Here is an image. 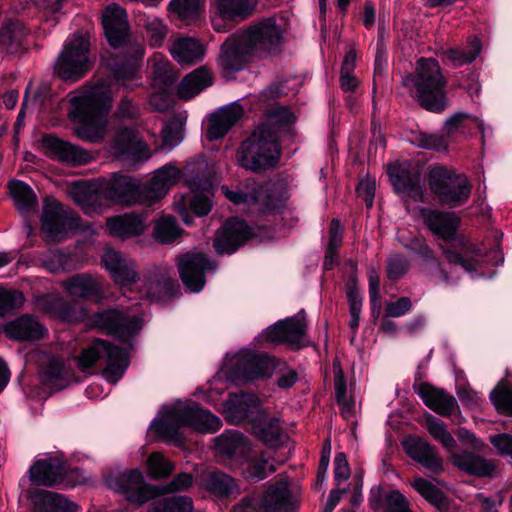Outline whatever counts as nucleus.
<instances>
[{
  "label": "nucleus",
  "instance_id": "f257e3e1",
  "mask_svg": "<svg viewBox=\"0 0 512 512\" xmlns=\"http://www.w3.org/2000/svg\"><path fill=\"white\" fill-rule=\"evenodd\" d=\"M69 117L75 134L89 142L100 141L107 127V113L112 105V93L105 82L83 87L69 94Z\"/></svg>",
  "mask_w": 512,
  "mask_h": 512
},
{
  "label": "nucleus",
  "instance_id": "f03ea898",
  "mask_svg": "<svg viewBox=\"0 0 512 512\" xmlns=\"http://www.w3.org/2000/svg\"><path fill=\"white\" fill-rule=\"evenodd\" d=\"M221 420L198 405H189L182 401L164 406L160 414L150 424V431L164 441L182 443L180 429L186 426L213 433L221 428Z\"/></svg>",
  "mask_w": 512,
  "mask_h": 512
},
{
  "label": "nucleus",
  "instance_id": "7ed1b4c3",
  "mask_svg": "<svg viewBox=\"0 0 512 512\" xmlns=\"http://www.w3.org/2000/svg\"><path fill=\"white\" fill-rule=\"evenodd\" d=\"M403 85L413 93L419 104L426 110L439 113L447 107L446 79L436 60H418L415 74L404 77Z\"/></svg>",
  "mask_w": 512,
  "mask_h": 512
},
{
  "label": "nucleus",
  "instance_id": "20e7f679",
  "mask_svg": "<svg viewBox=\"0 0 512 512\" xmlns=\"http://www.w3.org/2000/svg\"><path fill=\"white\" fill-rule=\"evenodd\" d=\"M102 263L116 284L130 291L137 289L142 299L158 301L162 298V289L172 288V282L167 280L138 279L134 261L115 249L108 248L104 252Z\"/></svg>",
  "mask_w": 512,
  "mask_h": 512
},
{
  "label": "nucleus",
  "instance_id": "39448f33",
  "mask_svg": "<svg viewBox=\"0 0 512 512\" xmlns=\"http://www.w3.org/2000/svg\"><path fill=\"white\" fill-rule=\"evenodd\" d=\"M280 157L278 136L269 126H258L240 149V165L251 171H259L273 166Z\"/></svg>",
  "mask_w": 512,
  "mask_h": 512
},
{
  "label": "nucleus",
  "instance_id": "423d86ee",
  "mask_svg": "<svg viewBox=\"0 0 512 512\" xmlns=\"http://www.w3.org/2000/svg\"><path fill=\"white\" fill-rule=\"evenodd\" d=\"M82 371L89 372L97 362L106 361V368L103 371L105 379L115 384L124 375L129 366V354L127 349L118 346H110L104 340H95L85 348L76 359Z\"/></svg>",
  "mask_w": 512,
  "mask_h": 512
},
{
  "label": "nucleus",
  "instance_id": "0eeeda50",
  "mask_svg": "<svg viewBox=\"0 0 512 512\" xmlns=\"http://www.w3.org/2000/svg\"><path fill=\"white\" fill-rule=\"evenodd\" d=\"M90 43L86 34L77 33L67 38L55 65L57 75L69 81L81 78L90 68Z\"/></svg>",
  "mask_w": 512,
  "mask_h": 512
},
{
  "label": "nucleus",
  "instance_id": "6e6552de",
  "mask_svg": "<svg viewBox=\"0 0 512 512\" xmlns=\"http://www.w3.org/2000/svg\"><path fill=\"white\" fill-rule=\"evenodd\" d=\"M90 43L86 34L77 33L67 38L55 65L57 75L69 81L81 78L90 68Z\"/></svg>",
  "mask_w": 512,
  "mask_h": 512
},
{
  "label": "nucleus",
  "instance_id": "1a4fd4ad",
  "mask_svg": "<svg viewBox=\"0 0 512 512\" xmlns=\"http://www.w3.org/2000/svg\"><path fill=\"white\" fill-rule=\"evenodd\" d=\"M429 185L443 205L457 207L464 204L471 193L467 177L444 166H437L429 173Z\"/></svg>",
  "mask_w": 512,
  "mask_h": 512
},
{
  "label": "nucleus",
  "instance_id": "9d476101",
  "mask_svg": "<svg viewBox=\"0 0 512 512\" xmlns=\"http://www.w3.org/2000/svg\"><path fill=\"white\" fill-rule=\"evenodd\" d=\"M105 485L123 495L129 502L142 505L158 494L157 488L146 483L141 470L110 472L104 477Z\"/></svg>",
  "mask_w": 512,
  "mask_h": 512
},
{
  "label": "nucleus",
  "instance_id": "9b49d317",
  "mask_svg": "<svg viewBox=\"0 0 512 512\" xmlns=\"http://www.w3.org/2000/svg\"><path fill=\"white\" fill-rule=\"evenodd\" d=\"M277 359L266 354L242 350L234 357L235 371H220L215 381L222 376L232 380L255 381L273 376Z\"/></svg>",
  "mask_w": 512,
  "mask_h": 512
},
{
  "label": "nucleus",
  "instance_id": "f8f14e48",
  "mask_svg": "<svg viewBox=\"0 0 512 512\" xmlns=\"http://www.w3.org/2000/svg\"><path fill=\"white\" fill-rule=\"evenodd\" d=\"M239 33L254 56L266 57L279 50L284 30L274 18H267Z\"/></svg>",
  "mask_w": 512,
  "mask_h": 512
},
{
  "label": "nucleus",
  "instance_id": "ddd939ff",
  "mask_svg": "<svg viewBox=\"0 0 512 512\" xmlns=\"http://www.w3.org/2000/svg\"><path fill=\"white\" fill-rule=\"evenodd\" d=\"M41 220L42 233L49 241H62L68 231L82 228L80 218L53 198H46Z\"/></svg>",
  "mask_w": 512,
  "mask_h": 512
},
{
  "label": "nucleus",
  "instance_id": "4468645a",
  "mask_svg": "<svg viewBox=\"0 0 512 512\" xmlns=\"http://www.w3.org/2000/svg\"><path fill=\"white\" fill-rule=\"evenodd\" d=\"M306 319L304 310L295 316L280 320L267 327L257 338L259 341H267L273 344H288L299 348L308 345L306 340Z\"/></svg>",
  "mask_w": 512,
  "mask_h": 512
},
{
  "label": "nucleus",
  "instance_id": "2eb2a0df",
  "mask_svg": "<svg viewBox=\"0 0 512 512\" xmlns=\"http://www.w3.org/2000/svg\"><path fill=\"white\" fill-rule=\"evenodd\" d=\"M142 323L143 318L138 313H119L114 309L96 313L90 321L92 327L116 334L124 342L141 329Z\"/></svg>",
  "mask_w": 512,
  "mask_h": 512
},
{
  "label": "nucleus",
  "instance_id": "dca6fc26",
  "mask_svg": "<svg viewBox=\"0 0 512 512\" xmlns=\"http://www.w3.org/2000/svg\"><path fill=\"white\" fill-rule=\"evenodd\" d=\"M388 175L396 192L402 197L423 201L424 190L420 184L421 172L415 163L408 160L388 165Z\"/></svg>",
  "mask_w": 512,
  "mask_h": 512
},
{
  "label": "nucleus",
  "instance_id": "f3484780",
  "mask_svg": "<svg viewBox=\"0 0 512 512\" xmlns=\"http://www.w3.org/2000/svg\"><path fill=\"white\" fill-rule=\"evenodd\" d=\"M177 267L185 288L198 293L205 286V272L213 270L215 265L201 252H187L177 259Z\"/></svg>",
  "mask_w": 512,
  "mask_h": 512
},
{
  "label": "nucleus",
  "instance_id": "a211bd4d",
  "mask_svg": "<svg viewBox=\"0 0 512 512\" xmlns=\"http://www.w3.org/2000/svg\"><path fill=\"white\" fill-rule=\"evenodd\" d=\"M215 453L219 462L236 468L244 465V460L251 453V448L242 433L228 431L215 439Z\"/></svg>",
  "mask_w": 512,
  "mask_h": 512
},
{
  "label": "nucleus",
  "instance_id": "6ab92c4d",
  "mask_svg": "<svg viewBox=\"0 0 512 512\" xmlns=\"http://www.w3.org/2000/svg\"><path fill=\"white\" fill-rule=\"evenodd\" d=\"M252 56L254 55L248 44L244 42L238 32L228 37L222 44L218 57V65L223 75L229 78L236 72L241 71Z\"/></svg>",
  "mask_w": 512,
  "mask_h": 512
},
{
  "label": "nucleus",
  "instance_id": "aec40b11",
  "mask_svg": "<svg viewBox=\"0 0 512 512\" xmlns=\"http://www.w3.org/2000/svg\"><path fill=\"white\" fill-rule=\"evenodd\" d=\"M223 194L234 204L245 205L250 212H264L278 208L279 200L269 194V189L258 187L255 183L247 186L245 190L238 189L236 191L226 186L221 188Z\"/></svg>",
  "mask_w": 512,
  "mask_h": 512
},
{
  "label": "nucleus",
  "instance_id": "412c9836",
  "mask_svg": "<svg viewBox=\"0 0 512 512\" xmlns=\"http://www.w3.org/2000/svg\"><path fill=\"white\" fill-rule=\"evenodd\" d=\"M98 187L101 201L105 199L112 203H140V187H137L134 180L129 176L113 175L109 179L98 181Z\"/></svg>",
  "mask_w": 512,
  "mask_h": 512
},
{
  "label": "nucleus",
  "instance_id": "4be33fe9",
  "mask_svg": "<svg viewBox=\"0 0 512 512\" xmlns=\"http://www.w3.org/2000/svg\"><path fill=\"white\" fill-rule=\"evenodd\" d=\"M264 410L259 399L253 394H240L230 396L223 405V414L226 419L239 424L244 421L256 423Z\"/></svg>",
  "mask_w": 512,
  "mask_h": 512
},
{
  "label": "nucleus",
  "instance_id": "5701e85b",
  "mask_svg": "<svg viewBox=\"0 0 512 512\" xmlns=\"http://www.w3.org/2000/svg\"><path fill=\"white\" fill-rule=\"evenodd\" d=\"M152 67L155 93L151 96V104L162 111L169 107L168 97L176 81V73L171 63L160 56L154 58Z\"/></svg>",
  "mask_w": 512,
  "mask_h": 512
},
{
  "label": "nucleus",
  "instance_id": "b1692460",
  "mask_svg": "<svg viewBox=\"0 0 512 512\" xmlns=\"http://www.w3.org/2000/svg\"><path fill=\"white\" fill-rule=\"evenodd\" d=\"M181 177L180 170L172 164L164 165L155 171L151 180L140 187V203L150 206L164 197L170 187L176 184Z\"/></svg>",
  "mask_w": 512,
  "mask_h": 512
},
{
  "label": "nucleus",
  "instance_id": "393cba45",
  "mask_svg": "<svg viewBox=\"0 0 512 512\" xmlns=\"http://www.w3.org/2000/svg\"><path fill=\"white\" fill-rule=\"evenodd\" d=\"M253 236L252 229L244 221L232 218L225 222L213 246L218 254H231Z\"/></svg>",
  "mask_w": 512,
  "mask_h": 512
},
{
  "label": "nucleus",
  "instance_id": "a878e982",
  "mask_svg": "<svg viewBox=\"0 0 512 512\" xmlns=\"http://www.w3.org/2000/svg\"><path fill=\"white\" fill-rule=\"evenodd\" d=\"M64 473V461L57 455L40 457L29 469V477L32 483L48 487L61 483Z\"/></svg>",
  "mask_w": 512,
  "mask_h": 512
},
{
  "label": "nucleus",
  "instance_id": "bb28decb",
  "mask_svg": "<svg viewBox=\"0 0 512 512\" xmlns=\"http://www.w3.org/2000/svg\"><path fill=\"white\" fill-rule=\"evenodd\" d=\"M67 194L89 216L100 215L106 210L101 202L98 181L72 183Z\"/></svg>",
  "mask_w": 512,
  "mask_h": 512
},
{
  "label": "nucleus",
  "instance_id": "cd10ccee",
  "mask_svg": "<svg viewBox=\"0 0 512 512\" xmlns=\"http://www.w3.org/2000/svg\"><path fill=\"white\" fill-rule=\"evenodd\" d=\"M102 25L109 44L120 46L128 33V20L125 10L116 3L108 5L102 13Z\"/></svg>",
  "mask_w": 512,
  "mask_h": 512
},
{
  "label": "nucleus",
  "instance_id": "c85d7f7f",
  "mask_svg": "<svg viewBox=\"0 0 512 512\" xmlns=\"http://www.w3.org/2000/svg\"><path fill=\"white\" fill-rule=\"evenodd\" d=\"M258 499L263 512H292L297 504L286 481L271 484Z\"/></svg>",
  "mask_w": 512,
  "mask_h": 512
},
{
  "label": "nucleus",
  "instance_id": "c756f323",
  "mask_svg": "<svg viewBox=\"0 0 512 512\" xmlns=\"http://www.w3.org/2000/svg\"><path fill=\"white\" fill-rule=\"evenodd\" d=\"M419 216L428 229L438 238L451 240L458 228L459 218L453 212L423 208Z\"/></svg>",
  "mask_w": 512,
  "mask_h": 512
},
{
  "label": "nucleus",
  "instance_id": "7c9ffc66",
  "mask_svg": "<svg viewBox=\"0 0 512 512\" xmlns=\"http://www.w3.org/2000/svg\"><path fill=\"white\" fill-rule=\"evenodd\" d=\"M64 290L72 297L99 300L104 296V281L95 275L78 274L63 281Z\"/></svg>",
  "mask_w": 512,
  "mask_h": 512
},
{
  "label": "nucleus",
  "instance_id": "2f4dec72",
  "mask_svg": "<svg viewBox=\"0 0 512 512\" xmlns=\"http://www.w3.org/2000/svg\"><path fill=\"white\" fill-rule=\"evenodd\" d=\"M169 52L178 64L189 66L204 59L206 48L193 37L178 36L171 39Z\"/></svg>",
  "mask_w": 512,
  "mask_h": 512
},
{
  "label": "nucleus",
  "instance_id": "473e14b6",
  "mask_svg": "<svg viewBox=\"0 0 512 512\" xmlns=\"http://www.w3.org/2000/svg\"><path fill=\"white\" fill-rule=\"evenodd\" d=\"M109 151L114 157L125 155L142 159L150 157L148 146L129 128L121 129L115 134L110 143Z\"/></svg>",
  "mask_w": 512,
  "mask_h": 512
},
{
  "label": "nucleus",
  "instance_id": "72a5a7b5",
  "mask_svg": "<svg viewBox=\"0 0 512 512\" xmlns=\"http://www.w3.org/2000/svg\"><path fill=\"white\" fill-rule=\"evenodd\" d=\"M403 448L406 454L418 462L426 470L438 473L442 470V460L438 456L436 449L427 441L410 437L403 442Z\"/></svg>",
  "mask_w": 512,
  "mask_h": 512
},
{
  "label": "nucleus",
  "instance_id": "f704fd0d",
  "mask_svg": "<svg viewBox=\"0 0 512 512\" xmlns=\"http://www.w3.org/2000/svg\"><path fill=\"white\" fill-rule=\"evenodd\" d=\"M27 497L35 512H75L77 505L65 496L34 488L27 492Z\"/></svg>",
  "mask_w": 512,
  "mask_h": 512
},
{
  "label": "nucleus",
  "instance_id": "c9c22d12",
  "mask_svg": "<svg viewBox=\"0 0 512 512\" xmlns=\"http://www.w3.org/2000/svg\"><path fill=\"white\" fill-rule=\"evenodd\" d=\"M417 394L428 408L439 415L449 416L458 408L453 395L429 383H421L417 387Z\"/></svg>",
  "mask_w": 512,
  "mask_h": 512
},
{
  "label": "nucleus",
  "instance_id": "e433bc0d",
  "mask_svg": "<svg viewBox=\"0 0 512 512\" xmlns=\"http://www.w3.org/2000/svg\"><path fill=\"white\" fill-rule=\"evenodd\" d=\"M244 110L238 103H233L219 110L209 120L207 138L217 140L224 137L227 132L240 120Z\"/></svg>",
  "mask_w": 512,
  "mask_h": 512
},
{
  "label": "nucleus",
  "instance_id": "4c0bfd02",
  "mask_svg": "<svg viewBox=\"0 0 512 512\" xmlns=\"http://www.w3.org/2000/svg\"><path fill=\"white\" fill-rule=\"evenodd\" d=\"M4 332L10 339L17 341H37L46 333L44 326L35 318L23 315L8 322Z\"/></svg>",
  "mask_w": 512,
  "mask_h": 512
},
{
  "label": "nucleus",
  "instance_id": "58836bf2",
  "mask_svg": "<svg viewBox=\"0 0 512 512\" xmlns=\"http://www.w3.org/2000/svg\"><path fill=\"white\" fill-rule=\"evenodd\" d=\"M44 145L53 158L68 164L80 165L91 160V155L87 151L58 138L47 137L44 139Z\"/></svg>",
  "mask_w": 512,
  "mask_h": 512
},
{
  "label": "nucleus",
  "instance_id": "ea45409f",
  "mask_svg": "<svg viewBox=\"0 0 512 512\" xmlns=\"http://www.w3.org/2000/svg\"><path fill=\"white\" fill-rule=\"evenodd\" d=\"M106 227L110 235L125 239L142 234L145 223L143 218L136 214H125L108 218Z\"/></svg>",
  "mask_w": 512,
  "mask_h": 512
},
{
  "label": "nucleus",
  "instance_id": "a19ab883",
  "mask_svg": "<svg viewBox=\"0 0 512 512\" xmlns=\"http://www.w3.org/2000/svg\"><path fill=\"white\" fill-rule=\"evenodd\" d=\"M202 488L217 497L231 496L238 493V488L232 477L217 470H207L199 479Z\"/></svg>",
  "mask_w": 512,
  "mask_h": 512
},
{
  "label": "nucleus",
  "instance_id": "79ce46f5",
  "mask_svg": "<svg viewBox=\"0 0 512 512\" xmlns=\"http://www.w3.org/2000/svg\"><path fill=\"white\" fill-rule=\"evenodd\" d=\"M212 74L206 67H201L189 73L178 87L180 98L188 100L212 84Z\"/></svg>",
  "mask_w": 512,
  "mask_h": 512
},
{
  "label": "nucleus",
  "instance_id": "37998d69",
  "mask_svg": "<svg viewBox=\"0 0 512 512\" xmlns=\"http://www.w3.org/2000/svg\"><path fill=\"white\" fill-rule=\"evenodd\" d=\"M211 207V201L208 196L197 192L182 195L180 200L175 202V209L181 215L185 224L192 222L191 218L187 215L188 208L196 215L203 216L210 212Z\"/></svg>",
  "mask_w": 512,
  "mask_h": 512
},
{
  "label": "nucleus",
  "instance_id": "c03bdc74",
  "mask_svg": "<svg viewBox=\"0 0 512 512\" xmlns=\"http://www.w3.org/2000/svg\"><path fill=\"white\" fill-rule=\"evenodd\" d=\"M451 460L459 469L481 477L490 476L495 469L492 461L485 460L468 452L452 454Z\"/></svg>",
  "mask_w": 512,
  "mask_h": 512
},
{
  "label": "nucleus",
  "instance_id": "a18cd8bd",
  "mask_svg": "<svg viewBox=\"0 0 512 512\" xmlns=\"http://www.w3.org/2000/svg\"><path fill=\"white\" fill-rule=\"evenodd\" d=\"M131 50V59L127 60L125 65L118 67L115 71L116 81L125 87L136 85L135 81L138 79L137 63L144 55V47L140 43L131 45Z\"/></svg>",
  "mask_w": 512,
  "mask_h": 512
},
{
  "label": "nucleus",
  "instance_id": "49530a36",
  "mask_svg": "<svg viewBox=\"0 0 512 512\" xmlns=\"http://www.w3.org/2000/svg\"><path fill=\"white\" fill-rule=\"evenodd\" d=\"M448 263L454 267L460 266L468 273H472L480 266L482 254L481 250L470 245L465 247L461 254L455 253L449 249L443 251Z\"/></svg>",
  "mask_w": 512,
  "mask_h": 512
},
{
  "label": "nucleus",
  "instance_id": "de8ad7c7",
  "mask_svg": "<svg viewBox=\"0 0 512 512\" xmlns=\"http://www.w3.org/2000/svg\"><path fill=\"white\" fill-rule=\"evenodd\" d=\"M257 0H214L213 8L231 19L242 20L255 9Z\"/></svg>",
  "mask_w": 512,
  "mask_h": 512
},
{
  "label": "nucleus",
  "instance_id": "09e8293b",
  "mask_svg": "<svg viewBox=\"0 0 512 512\" xmlns=\"http://www.w3.org/2000/svg\"><path fill=\"white\" fill-rule=\"evenodd\" d=\"M9 189L14 205L20 213L25 214L35 210L37 198L29 185L23 181L14 180L10 182Z\"/></svg>",
  "mask_w": 512,
  "mask_h": 512
},
{
  "label": "nucleus",
  "instance_id": "8fccbe9b",
  "mask_svg": "<svg viewBox=\"0 0 512 512\" xmlns=\"http://www.w3.org/2000/svg\"><path fill=\"white\" fill-rule=\"evenodd\" d=\"M26 35L24 26L17 20H8L0 28V48L14 52L23 42Z\"/></svg>",
  "mask_w": 512,
  "mask_h": 512
},
{
  "label": "nucleus",
  "instance_id": "3c124183",
  "mask_svg": "<svg viewBox=\"0 0 512 512\" xmlns=\"http://www.w3.org/2000/svg\"><path fill=\"white\" fill-rule=\"evenodd\" d=\"M265 412L260 415L258 421L254 423V430L260 440L271 448H276L281 443L282 429L277 419L266 421Z\"/></svg>",
  "mask_w": 512,
  "mask_h": 512
},
{
  "label": "nucleus",
  "instance_id": "603ef678",
  "mask_svg": "<svg viewBox=\"0 0 512 512\" xmlns=\"http://www.w3.org/2000/svg\"><path fill=\"white\" fill-rule=\"evenodd\" d=\"M333 368L336 398L341 407V413L343 417L349 419L354 415L356 405L355 402L352 399H350L346 394V382L339 362L335 361L333 364Z\"/></svg>",
  "mask_w": 512,
  "mask_h": 512
},
{
  "label": "nucleus",
  "instance_id": "864d4df0",
  "mask_svg": "<svg viewBox=\"0 0 512 512\" xmlns=\"http://www.w3.org/2000/svg\"><path fill=\"white\" fill-rule=\"evenodd\" d=\"M270 458V456H266L265 454L261 455L259 459L252 458L249 454L244 460V465L241 466L244 476L247 479L255 481L266 478L276 470L273 463L269 464Z\"/></svg>",
  "mask_w": 512,
  "mask_h": 512
},
{
  "label": "nucleus",
  "instance_id": "5fc2aeb1",
  "mask_svg": "<svg viewBox=\"0 0 512 512\" xmlns=\"http://www.w3.org/2000/svg\"><path fill=\"white\" fill-rule=\"evenodd\" d=\"M482 50V45L477 37H472L468 42V47L465 51L458 48H449L443 52L447 60L453 66L459 67L473 62Z\"/></svg>",
  "mask_w": 512,
  "mask_h": 512
},
{
  "label": "nucleus",
  "instance_id": "6e6d98bb",
  "mask_svg": "<svg viewBox=\"0 0 512 512\" xmlns=\"http://www.w3.org/2000/svg\"><path fill=\"white\" fill-rule=\"evenodd\" d=\"M181 234L182 230L174 217L164 215L156 220L153 235L158 242L162 244L171 243L179 238Z\"/></svg>",
  "mask_w": 512,
  "mask_h": 512
},
{
  "label": "nucleus",
  "instance_id": "4d7b16f0",
  "mask_svg": "<svg viewBox=\"0 0 512 512\" xmlns=\"http://www.w3.org/2000/svg\"><path fill=\"white\" fill-rule=\"evenodd\" d=\"M426 429L431 437L439 442L451 455L455 454L456 441L447 430L443 421L433 415H428L426 417Z\"/></svg>",
  "mask_w": 512,
  "mask_h": 512
},
{
  "label": "nucleus",
  "instance_id": "13d9d810",
  "mask_svg": "<svg viewBox=\"0 0 512 512\" xmlns=\"http://www.w3.org/2000/svg\"><path fill=\"white\" fill-rule=\"evenodd\" d=\"M192 510V499L188 496L178 495L154 501L148 512H192Z\"/></svg>",
  "mask_w": 512,
  "mask_h": 512
},
{
  "label": "nucleus",
  "instance_id": "bf43d9fd",
  "mask_svg": "<svg viewBox=\"0 0 512 512\" xmlns=\"http://www.w3.org/2000/svg\"><path fill=\"white\" fill-rule=\"evenodd\" d=\"M490 399L499 412L512 415V381H499L491 391Z\"/></svg>",
  "mask_w": 512,
  "mask_h": 512
},
{
  "label": "nucleus",
  "instance_id": "052dcab7",
  "mask_svg": "<svg viewBox=\"0 0 512 512\" xmlns=\"http://www.w3.org/2000/svg\"><path fill=\"white\" fill-rule=\"evenodd\" d=\"M470 124L475 125L482 134V142L485 141V125L483 121L467 113L458 112L448 118L445 122V131L448 135H452L459 130L466 129Z\"/></svg>",
  "mask_w": 512,
  "mask_h": 512
},
{
  "label": "nucleus",
  "instance_id": "680f3d73",
  "mask_svg": "<svg viewBox=\"0 0 512 512\" xmlns=\"http://www.w3.org/2000/svg\"><path fill=\"white\" fill-rule=\"evenodd\" d=\"M204 2L205 0H171L169 8L182 21L190 23L198 17Z\"/></svg>",
  "mask_w": 512,
  "mask_h": 512
},
{
  "label": "nucleus",
  "instance_id": "e2e57ef3",
  "mask_svg": "<svg viewBox=\"0 0 512 512\" xmlns=\"http://www.w3.org/2000/svg\"><path fill=\"white\" fill-rule=\"evenodd\" d=\"M146 467L149 476L153 479L166 478L170 476L175 469L174 464L160 452H153L148 456Z\"/></svg>",
  "mask_w": 512,
  "mask_h": 512
},
{
  "label": "nucleus",
  "instance_id": "0e129e2a",
  "mask_svg": "<svg viewBox=\"0 0 512 512\" xmlns=\"http://www.w3.org/2000/svg\"><path fill=\"white\" fill-rule=\"evenodd\" d=\"M139 24L142 25L149 37L152 46H161L167 36V26L162 20L155 16H143L139 18Z\"/></svg>",
  "mask_w": 512,
  "mask_h": 512
},
{
  "label": "nucleus",
  "instance_id": "69168bd1",
  "mask_svg": "<svg viewBox=\"0 0 512 512\" xmlns=\"http://www.w3.org/2000/svg\"><path fill=\"white\" fill-rule=\"evenodd\" d=\"M355 62V51H348L343 60L340 74V86L343 91H354L360 84L358 78L353 74V71L355 69Z\"/></svg>",
  "mask_w": 512,
  "mask_h": 512
},
{
  "label": "nucleus",
  "instance_id": "338daca9",
  "mask_svg": "<svg viewBox=\"0 0 512 512\" xmlns=\"http://www.w3.org/2000/svg\"><path fill=\"white\" fill-rule=\"evenodd\" d=\"M43 308L44 310L64 321H74L76 317L73 316L69 307L63 298L59 295H48L43 299Z\"/></svg>",
  "mask_w": 512,
  "mask_h": 512
},
{
  "label": "nucleus",
  "instance_id": "774afa93",
  "mask_svg": "<svg viewBox=\"0 0 512 512\" xmlns=\"http://www.w3.org/2000/svg\"><path fill=\"white\" fill-rule=\"evenodd\" d=\"M273 375L275 376V383L280 389L291 388L298 381L297 371L279 359L274 365Z\"/></svg>",
  "mask_w": 512,
  "mask_h": 512
}]
</instances>
